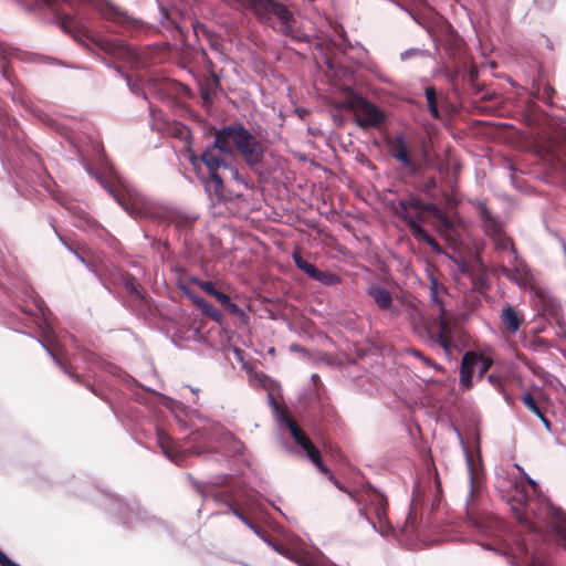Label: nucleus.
<instances>
[{
	"instance_id": "09e8293b",
	"label": "nucleus",
	"mask_w": 566,
	"mask_h": 566,
	"mask_svg": "<svg viewBox=\"0 0 566 566\" xmlns=\"http://www.w3.org/2000/svg\"><path fill=\"white\" fill-rule=\"evenodd\" d=\"M50 354L52 355V357L56 360V363L62 366V363L59 360V358L56 357L55 354H53L52 352H50Z\"/></svg>"
},
{
	"instance_id": "473e14b6",
	"label": "nucleus",
	"mask_w": 566,
	"mask_h": 566,
	"mask_svg": "<svg viewBox=\"0 0 566 566\" xmlns=\"http://www.w3.org/2000/svg\"><path fill=\"white\" fill-rule=\"evenodd\" d=\"M229 512H231L233 515H235L240 521H242L247 526L254 530V526L252 522L249 520L247 515H244L239 507L237 506L235 502H229L228 504Z\"/></svg>"
},
{
	"instance_id": "6ab92c4d",
	"label": "nucleus",
	"mask_w": 566,
	"mask_h": 566,
	"mask_svg": "<svg viewBox=\"0 0 566 566\" xmlns=\"http://www.w3.org/2000/svg\"><path fill=\"white\" fill-rule=\"evenodd\" d=\"M478 211L488 237L492 238L504 231L503 224L492 214L484 202L478 203Z\"/></svg>"
},
{
	"instance_id": "dca6fc26",
	"label": "nucleus",
	"mask_w": 566,
	"mask_h": 566,
	"mask_svg": "<svg viewBox=\"0 0 566 566\" xmlns=\"http://www.w3.org/2000/svg\"><path fill=\"white\" fill-rule=\"evenodd\" d=\"M160 221H166L168 223H172L177 230L188 231L191 230L198 220V216L195 213L185 212L176 209H164L163 216L157 218Z\"/></svg>"
},
{
	"instance_id": "f257e3e1",
	"label": "nucleus",
	"mask_w": 566,
	"mask_h": 566,
	"mask_svg": "<svg viewBox=\"0 0 566 566\" xmlns=\"http://www.w3.org/2000/svg\"><path fill=\"white\" fill-rule=\"evenodd\" d=\"M525 481L532 488L534 497H531L523 483L514 485L509 504L516 521L524 530L532 533L539 532L538 522L544 523L555 534L558 543L566 548V513L542 494L536 481L528 475L525 476Z\"/></svg>"
},
{
	"instance_id": "2eb2a0df",
	"label": "nucleus",
	"mask_w": 566,
	"mask_h": 566,
	"mask_svg": "<svg viewBox=\"0 0 566 566\" xmlns=\"http://www.w3.org/2000/svg\"><path fill=\"white\" fill-rule=\"evenodd\" d=\"M388 146L389 154L395 160L399 161L403 167L409 168L413 172L418 170V165L411 158L408 146L402 136H396L388 140Z\"/></svg>"
},
{
	"instance_id": "4be33fe9",
	"label": "nucleus",
	"mask_w": 566,
	"mask_h": 566,
	"mask_svg": "<svg viewBox=\"0 0 566 566\" xmlns=\"http://www.w3.org/2000/svg\"><path fill=\"white\" fill-rule=\"evenodd\" d=\"M366 495L369 504L374 507L379 523L385 522L387 520L388 509L387 497L374 488H368L366 490Z\"/></svg>"
},
{
	"instance_id": "393cba45",
	"label": "nucleus",
	"mask_w": 566,
	"mask_h": 566,
	"mask_svg": "<svg viewBox=\"0 0 566 566\" xmlns=\"http://www.w3.org/2000/svg\"><path fill=\"white\" fill-rule=\"evenodd\" d=\"M424 96L427 99V106L430 115L434 119H441V114L439 111V105L441 104L444 98L441 96L438 97L437 90L434 86H427L424 90Z\"/></svg>"
},
{
	"instance_id": "de8ad7c7",
	"label": "nucleus",
	"mask_w": 566,
	"mask_h": 566,
	"mask_svg": "<svg viewBox=\"0 0 566 566\" xmlns=\"http://www.w3.org/2000/svg\"><path fill=\"white\" fill-rule=\"evenodd\" d=\"M359 514H360L361 516L367 517L366 507H360V509H359Z\"/></svg>"
},
{
	"instance_id": "f3484780",
	"label": "nucleus",
	"mask_w": 566,
	"mask_h": 566,
	"mask_svg": "<svg viewBox=\"0 0 566 566\" xmlns=\"http://www.w3.org/2000/svg\"><path fill=\"white\" fill-rule=\"evenodd\" d=\"M274 410L279 417V420L284 423L289 430L294 441L302 448L310 438L306 433L301 429L297 422L292 419L289 415V410L284 406H280L277 402L273 401Z\"/></svg>"
},
{
	"instance_id": "b1692460",
	"label": "nucleus",
	"mask_w": 566,
	"mask_h": 566,
	"mask_svg": "<svg viewBox=\"0 0 566 566\" xmlns=\"http://www.w3.org/2000/svg\"><path fill=\"white\" fill-rule=\"evenodd\" d=\"M467 463L470 476V494L468 501H472L481 486L482 470L470 455H467Z\"/></svg>"
},
{
	"instance_id": "58836bf2",
	"label": "nucleus",
	"mask_w": 566,
	"mask_h": 566,
	"mask_svg": "<svg viewBox=\"0 0 566 566\" xmlns=\"http://www.w3.org/2000/svg\"><path fill=\"white\" fill-rule=\"evenodd\" d=\"M488 379L490 381V384L495 387L496 389H502V386H503V379L501 376L499 375H495V374H490L488 376Z\"/></svg>"
},
{
	"instance_id": "0eeeda50",
	"label": "nucleus",
	"mask_w": 566,
	"mask_h": 566,
	"mask_svg": "<svg viewBox=\"0 0 566 566\" xmlns=\"http://www.w3.org/2000/svg\"><path fill=\"white\" fill-rule=\"evenodd\" d=\"M214 140L211 146H208L200 155H191L190 161L195 169L199 164H203L208 172H218L220 168H228L229 164L224 156H232V148L228 147L226 140H220V129L214 130Z\"/></svg>"
},
{
	"instance_id": "a19ab883",
	"label": "nucleus",
	"mask_w": 566,
	"mask_h": 566,
	"mask_svg": "<svg viewBox=\"0 0 566 566\" xmlns=\"http://www.w3.org/2000/svg\"><path fill=\"white\" fill-rule=\"evenodd\" d=\"M555 93V90L551 86V85H545L544 88H543V99L546 102V103H552V97Z\"/></svg>"
},
{
	"instance_id": "5701e85b",
	"label": "nucleus",
	"mask_w": 566,
	"mask_h": 566,
	"mask_svg": "<svg viewBox=\"0 0 566 566\" xmlns=\"http://www.w3.org/2000/svg\"><path fill=\"white\" fill-rule=\"evenodd\" d=\"M203 185L206 191L218 202L226 199L224 182L218 172H208V176L203 178Z\"/></svg>"
},
{
	"instance_id": "37998d69",
	"label": "nucleus",
	"mask_w": 566,
	"mask_h": 566,
	"mask_svg": "<svg viewBox=\"0 0 566 566\" xmlns=\"http://www.w3.org/2000/svg\"><path fill=\"white\" fill-rule=\"evenodd\" d=\"M0 566H20L10 559L2 551H0Z\"/></svg>"
},
{
	"instance_id": "c756f323",
	"label": "nucleus",
	"mask_w": 566,
	"mask_h": 566,
	"mask_svg": "<svg viewBox=\"0 0 566 566\" xmlns=\"http://www.w3.org/2000/svg\"><path fill=\"white\" fill-rule=\"evenodd\" d=\"M212 297H214L220 303V305L229 313L233 315H239L241 313L240 307L231 301L229 295L217 291Z\"/></svg>"
},
{
	"instance_id": "49530a36",
	"label": "nucleus",
	"mask_w": 566,
	"mask_h": 566,
	"mask_svg": "<svg viewBox=\"0 0 566 566\" xmlns=\"http://www.w3.org/2000/svg\"><path fill=\"white\" fill-rule=\"evenodd\" d=\"M536 293H537V296H538V298H539V300H548V298H549V297H547V296H546L543 292H541V291H537Z\"/></svg>"
},
{
	"instance_id": "f704fd0d",
	"label": "nucleus",
	"mask_w": 566,
	"mask_h": 566,
	"mask_svg": "<svg viewBox=\"0 0 566 566\" xmlns=\"http://www.w3.org/2000/svg\"><path fill=\"white\" fill-rule=\"evenodd\" d=\"M74 23H75V20L72 15L65 14L60 18V27L65 32H72Z\"/></svg>"
},
{
	"instance_id": "a18cd8bd",
	"label": "nucleus",
	"mask_w": 566,
	"mask_h": 566,
	"mask_svg": "<svg viewBox=\"0 0 566 566\" xmlns=\"http://www.w3.org/2000/svg\"><path fill=\"white\" fill-rule=\"evenodd\" d=\"M437 187V182L434 178H430L426 181L424 191L433 190Z\"/></svg>"
},
{
	"instance_id": "72a5a7b5",
	"label": "nucleus",
	"mask_w": 566,
	"mask_h": 566,
	"mask_svg": "<svg viewBox=\"0 0 566 566\" xmlns=\"http://www.w3.org/2000/svg\"><path fill=\"white\" fill-rule=\"evenodd\" d=\"M522 361L524 363V365L535 375V376H538V377H542L545 371L544 369L537 364L535 363L534 360H531L528 358H521Z\"/></svg>"
},
{
	"instance_id": "cd10ccee",
	"label": "nucleus",
	"mask_w": 566,
	"mask_h": 566,
	"mask_svg": "<svg viewBox=\"0 0 566 566\" xmlns=\"http://www.w3.org/2000/svg\"><path fill=\"white\" fill-rule=\"evenodd\" d=\"M401 219L408 224L412 235L418 241H426L430 234L411 217L401 214Z\"/></svg>"
},
{
	"instance_id": "c03bdc74",
	"label": "nucleus",
	"mask_w": 566,
	"mask_h": 566,
	"mask_svg": "<svg viewBox=\"0 0 566 566\" xmlns=\"http://www.w3.org/2000/svg\"><path fill=\"white\" fill-rule=\"evenodd\" d=\"M314 464L319 469L321 472L329 475V479L333 480V474L329 469L323 463L322 458H319L318 462H314Z\"/></svg>"
},
{
	"instance_id": "2f4dec72",
	"label": "nucleus",
	"mask_w": 566,
	"mask_h": 566,
	"mask_svg": "<svg viewBox=\"0 0 566 566\" xmlns=\"http://www.w3.org/2000/svg\"><path fill=\"white\" fill-rule=\"evenodd\" d=\"M302 449L306 452L308 459L314 463L318 462L321 457L319 450L313 444L311 439L302 447Z\"/></svg>"
},
{
	"instance_id": "9b49d317",
	"label": "nucleus",
	"mask_w": 566,
	"mask_h": 566,
	"mask_svg": "<svg viewBox=\"0 0 566 566\" xmlns=\"http://www.w3.org/2000/svg\"><path fill=\"white\" fill-rule=\"evenodd\" d=\"M497 272L522 289H527L533 284V274L518 254L513 256L512 266L500 265Z\"/></svg>"
},
{
	"instance_id": "7ed1b4c3",
	"label": "nucleus",
	"mask_w": 566,
	"mask_h": 566,
	"mask_svg": "<svg viewBox=\"0 0 566 566\" xmlns=\"http://www.w3.org/2000/svg\"><path fill=\"white\" fill-rule=\"evenodd\" d=\"M220 140H226L228 147L235 149L244 163L251 168L260 166L263 161L264 149L256 136L250 133L242 124L235 123L220 128Z\"/></svg>"
},
{
	"instance_id": "e433bc0d",
	"label": "nucleus",
	"mask_w": 566,
	"mask_h": 566,
	"mask_svg": "<svg viewBox=\"0 0 566 566\" xmlns=\"http://www.w3.org/2000/svg\"><path fill=\"white\" fill-rule=\"evenodd\" d=\"M208 86L212 92L220 87V77L213 70H210V78L208 81Z\"/></svg>"
},
{
	"instance_id": "412c9836",
	"label": "nucleus",
	"mask_w": 566,
	"mask_h": 566,
	"mask_svg": "<svg viewBox=\"0 0 566 566\" xmlns=\"http://www.w3.org/2000/svg\"><path fill=\"white\" fill-rule=\"evenodd\" d=\"M195 35L200 39L203 38L207 40L210 49L219 53L222 57H226L223 54V44L221 38L210 29H208L205 24L196 22L192 24Z\"/></svg>"
},
{
	"instance_id": "20e7f679",
	"label": "nucleus",
	"mask_w": 566,
	"mask_h": 566,
	"mask_svg": "<svg viewBox=\"0 0 566 566\" xmlns=\"http://www.w3.org/2000/svg\"><path fill=\"white\" fill-rule=\"evenodd\" d=\"M261 22L271 25L285 35H292V24L295 22L293 13L282 3L274 0H242Z\"/></svg>"
},
{
	"instance_id": "1a4fd4ad",
	"label": "nucleus",
	"mask_w": 566,
	"mask_h": 566,
	"mask_svg": "<svg viewBox=\"0 0 566 566\" xmlns=\"http://www.w3.org/2000/svg\"><path fill=\"white\" fill-rule=\"evenodd\" d=\"M492 358L475 352H467L461 360L460 384L463 388L472 387L474 368L478 367V377L482 378L491 368Z\"/></svg>"
},
{
	"instance_id": "423d86ee",
	"label": "nucleus",
	"mask_w": 566,
	"mask_h": 566,
	"mask_svg": "<svg viewBox=\"0 0 566 566\" xmlns=\"http://www.w3.org/2000/svg\"><path fill=\"white\" fill-rule=\"evenodd\" d=\"M344 107L354 113L356 125L363 129L377 128L386 120V114L378 106L356 93H350Z\"/></svg>"
},
{
	"instance_id": "aec40b11",
	"label": "nucleus",
	"mask_w": 566,
	"mask_h": 566,
	"mask_svg": "<svg viewBox=\"0 0 566 566\" xmlns=\"http://www.w3.org/2000/svg\"><path fill=\"white\" fill-rule=\"evenodd\" d=\"M413 209L417 211L434 212L437 210L436 205L426 203L417 196H409L407 199L399 200L397 214L401 218V214H409V210Z\"/></svg>"
},
{
	"instance_id": "c85d7f7f",
	"label": "nucleus",
	"mask_w": 566,
	"mask_h": 566,
	"mask_svg": "<svg viewBox=\"0 0 566 566\" xmlns=\"http://www.w3.org/2000/svg\"><path fill=\"white\" fill-rule=\"evenodd\" d=\"M522 401H523L524 406L528 410L534 412L542 420V422L544 423L546 429L549 430L551 429V421L546 418V416L539 409V407L537 406L534 397L531 394H526V395L523 396Z\"/></svg>"
},
{
	"instance_id": "79ce46f5",
	"label": "nucleus",
	"mask_w": 566,
	"mask_h": 566,
	"mask_svg": "<svg viewBox=\"0 0 566 566\" xmlns=\"http://www.w3.org/2000/svg\"><path fill=\"white\" fill-rule=\"evenodd\" d=\"M424 242L428 243L436 253L442 252L441 245L437 242V240L433 237L430 235Z\"/></svg>"
},
{
	"instance_id": "ea45409f",
	"label": "nucleus",
	"mask_w": 566,
	"mask_h": 566,
	"mask_svg": "<svg viewBox=\"0 0 566 566\" xmlns=\"http://www.w3.org/2000/svg\"><path fill=\"white\" fill-rule=\"evenodd\" d=\"M125 286L130 293H138L139 285L133 276L127 277Z\"/></svg>"
},
{
	"instance_id": "bb28decb",
	"label": "nucleus",
	"mask_w": 566,
	"mask_h": 566,
	"mask_svg": "<svg viewBox=\"0 0 566 566\" xmlns=\"http://www.w3.org/2000/svg\"><path fill=\"white\" fill-rule=\"evenodd\" d=\"M491 240L494 243L495 250H497V251L510 250V252L513 254V256L517 255V250L515 248L513 240L510 237H507L504 231L492 237Z\"/></svg>"
},
{
	"instance_id": "4c0bfd02",
	"label": "nucleus",
	"mask_w": 566,
	"mask_h": 566,
	"mask_svg": "<svg viewBox=\"0 0 566 566\" xmlns=\"http://www.w3.org/2000/svg\"><path fill=\"white\" fill-rule=\"evenodd\" d=\"M411 354L419 358L424 365L434 367L436 364L429 358L426 357L420 350L418 349H411Z\"/></svg>"
},
{
	"instance_id": "6e6552de",
	"label": "nucleus",
	"mask_w": 566,
	"mask_h": 566,
	"mask_svg": "<svg viewBox=\"0 0 566 566\" xmlns=\"http://www.w3.org/2000/svg\"><path fill=\"white\" fill-rule=\"evenodd\" d=\"M447 52L451 59L448 75L452 81L458 77L461 72H468L471 81L478 77V70L470 64L464 43L460 38L453 36L449 40Z\"/></svg>"
},
{
	"instance_id": "a211bd4d",
	"label": "nucleus",
	"mask_w": 566,
	"mask_h": 566,
	"mask_svg": "<svg viewBox=\"0 0 566 566\" xmlns=\"http://www.w3.org/2000/svg\"><path fill=\"white\" fill-rule=\"evenodd\" d=\"M157 443L165 453L174 462L181 461L186 458L184 451L178 447V443L164 430L157 429Z\"/></svg>"
},
{
	"instance_id": "f8f14e48",
	"label": "nucleus",
	"mask_w": 566,
	"mask_h": 566,
	"mask_svg": "<svg viewBox=\"0 0 566 566\" xmlns=\"http://www.w3.org/2000/svg\"><path fill=\"white\" fill-rule=\"evenodd\" d=\"M292 256L295 266L306 273L311 279L318 281L326 286L337 285L342 282L338 274L318 270L314 264L305 261L298 251H294Z\"/></svg>"
},
{
	"instance_id": "f03ea898",
	"label": "nucleus",
	"mask_w": 566,
	"mask_h": 566,
	"mask_svg": "<svg viewBox=\"0 0 566 566\" xmlns=\"http://www.w3.org/2000/svg\"><path fill=\"white\" fill-rule=\"evenodd\" d=\"M429 281L430 307L434 317L427 318L420 310L415 307L409 312L411 325L420 336H427L438 344L447 356H450L453 349H458L453 339L458 328L451 322V316L444 307L446 287L440 284L439 279L433 273L429 274Z\"/></svg>"
},
{
	"instance_id": "c9c22d12",
	"label": "nucleus",
	"mask_w": 566,
	"mask_h": 566,
	"mask_svg": "<svg viewBox=\"0 0 566 566\" xmlns=\"http://www.w3.org/2000/svg\"><path fill=\"white\" fill-rule=\"evenodd\" d=\"M40 3L54 9V8L59 7L61 3L72 6L73 0H35V6H39Z\"/></svg>"
},
{
	"instance_id": "4468645a",
	"label": "nucleus",
	"mask_w": 566,
	"mask_h": 566,
	"mask_svg": "<svg viewBox=\"0 0 566 566\" xmlns=\"http://www.w3.org/2000/svg\"><path fill=\"white\" fill-rule=\"evenodd\" d=\"M366 294L371 297L378 310L382 312H390L395 316L399 314L398 308L394 304V298L390 291L385 286L375 283L369 284V286L366 289Z\"/></svg>"
},
{
	"instance_id": "8fccbe9b",
	"label": "nucleus",
	"mask_w": 566,
	"mask_h": 566,
	"mask_svg": "<svg viewBox=\"0 0 566 566\" xmlns=\"http://www.w3.org/2000/svg\"><path fill=\"white\" fill-rule=\"evenodd\" d=\"M202 96H203L205 99L208 98V90H203L202 91Z\"/></svg>"
},
{
	"instance_id": "3c124183",
	"label": "nucleus",
	"mask_w": 566,
	"mask_h": 566,
	"mask_svg": "<svg viewBox=\"0 0 566 566\" xmlns=\"http://www.w3.org/2000/svg\"><path fill=\"white\" fill-rule=\"evenodd\" d=\"M227 499H228V503H229V502H233V501L230 499V495H227Z\"/></svg>"
},
{
	"instance_id": "ddd939ff",
	"label": "nucleus",
	"mask_w": 566,
	"mask_h": 566,
	"mask_svg": "<svg viewBox=\"0 0 566 566\" xmlns=\"http://www.w3.org/2000/svg\"><path fill=\"white\" fill-rule=\"evenodd\" d=\"M499 318L503 332L510 335H515L525 322L524 313L510 303L503 305Z\"/></svg>"
},
{
	"instance_id": "a878e982",
	"label": "nucleus",
	"mask_w": 566,
	"mask_h": 566,
	"mask_svg": "<svg viewBox=\"0 0 566 566\" xmlns=\"http://www.w3.org/2000/svg\"><path fill=\"white\" fill-rule=\"evenodd\" d=\"M188 296L193 301L195 305L202 311V313L214 321H220L222 315L218 308L212 304L206 302L202 297L189 293Z\"/></svg>"
},
{
	"instance_id": "9d476101",
	"label": "nucleus",
	"mask_w": 566,
	"mask_h": 566,
	"mask_svg": "<svg viewBox=\"0 0 566 566\" xmlns=\"http://www.w3.org/2000/svg\"><path fill=\"white\" fill-rule=\"evenodd\" d=\"M94 43L103 52L118 61L126 62L129 64H134L137 62V53L135 48L123 40L101 36L96 39Z\"/></svg>"
},
{
	"instance_id": "39448f33",
	"label": "nucleus",
	"mask_w": 566,
	"mask_h": 566,
	"mask_svg": "<svg viewBox=\"0 0 566 566\" xmlns=\"http://www.w3.org/2000/svg\"><path fill=\"white\" fill-rule=\"evenodd\" d=\"M106 189L132 217L157 219L163 216L161 207L134 189L114 186H107Z\"/></svg>"
},
{
	"instance_id": "7c9ffc66",
	"label": "nucleus",
	"mask_w": 566,
	"mask_h": 566,
	"mask_svg": "<svg viewBox=\"0 0 566 566\" xmlns=\"http://www.w3.org/2000/svg\"><path fill=\"white\" fill-rule=\"evenodd\" d=\"M190 282L196 284L202 292L210 296H213L218 291L211 281H203L197 277L190 279Z\"/></svg>"
}]
</instances>
